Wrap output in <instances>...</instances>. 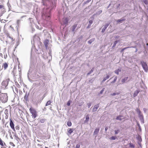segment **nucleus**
I'll return each instance as SVG.
<instances>
[{
    "label": "nucleus",
    "instance_id": "0e129e2a",
    "mask_svg": "<svg viewBox=\"0 0 148 148\" xmlns=\"http://www.w3.org/2000/svg\"><path fill=\"white\" fill-rule=\"evenodd\" d=\"M15 90L16 92L17 93H18V89L17 88H15Z\"/></svg>",
    "mask_w": 148,
    "mask_h": 148
},
{
    "label": "nucleus",
    "instance_id": "39448f33",
    "mask_svg": "<svg viewBox=\"0 0 148 148\" xmlns=\"http://www.w3.org/2000/svg\"><path fill=\"white\" fill-rule=\"evenodd\" d=\"M29 110L30 113L32 114V117L34 119L36 118L37 116V112L34 109L30 108Z\"/></svg>",
    "mask_w": 148,
    "mask_h": 148
},
{
    "label": "nucleus",
    "instance_id": "a19ab883",
    "mask_svg": "<svg viewBox=\"0 0 148 148\" xmlns=\"http://www.w3.org/2000/svg\"><path fill=\"white\" fill-rule=\"evenodd\" d=\"M102 11L101 10H99L96 13V14L97 15H99L102 13Z\"/></svg>",
    "mask_w": 148,
    "mask_h": 148
},
{
    "label": "nucleus",
    "instance_id": "e433bc0d",
    "mask_svg": "<svg viewBox=\"0 0 148 148\" xmlns=\"http://www.w3.org/2000/svg\"><path fill=\"white\" fill-rule=\"evenodd\" d=\"M51 103V101L50 100H49L48 101L45 105V106H48L50 105Z\"/></svg>",
    "mask_w": 148,
    "mask_h": 148
},
{
    "label": "nucleus",
    "instance_id": "a18cd8bd",
    "mask_svg": "<svg viewBox=\"0 0 148 148\" xmlns=\"http://www.w3.org/2000/svg\"><path fill=\"white\" fill-rule=\"evenodd\" d=\"M119 94V92H113L112 94V96H115L116 95H118Z\"/></svg>",
    "mask_w": 148,
    "mask_h": 148
},
{
    "label": "nucleus",
    "instance_id": "603ef678",
    "mask_svg": "<svg viewBox=\"0 0 148 148\" xmlns=\"http://www.w3.org/2000/svg\"><path fill=\"white\" fill-rule=\"evenodd\" d=\"M9 143L10 145L14 147L15 146V145H14L13 143L10 142V143Z\"/></svg>",
    "mask_w": 148,
    "mask_h": 148
},
{
    "label": "nucleus",
    "instance_id": "412c9836",
    "mask_svg": "<svg viewBox=\"0 0 148 148\" xmlns=\"http://www.w3.org/2000/svg\"><path fill=\"white\" fill-rule=\"evenodd\" d=\"M139 117L140 121L141 123L143 124L144 123V119L143 115L141 116H140Z\"/></svg>",
    "mask_w": 148,
    "mask_h": 148
},
{
    "label": "nucleus",
    "instance_id": "393cba45",
    "mask_svg": "<svg viewBox=\"0 0 148 148\" xmlns=\"http://www.w3.org/2000/svg\"><path fill=\"white\" fill-rule=\"evenodd\" d=\"M49 42L48 40H45L44 42V44L45 45L46 48L47 49L48 47V45Z\"/></svg>",
    "mask_w": 148,
    "mask_h": 148
},
{
    "label": "nucleus",
    "instance_id": "5fc2aeb1",
    "mask_svg": "<svg viewBox=\"0 0 148 148\" xmlns=\"http://www.w3.org/2000/svg\"><path fill=\"white\" fill-rule=\"evenodd\" d=\"M143 2L146 5L148 4V2L147 0H144Z\"/></svg>",
    "mask_w": 148,
    "mask_h": 148
},
{
    "label": "nucleus",
    "instance_id": "58836bf2",
    "mask_svg": "<svg viewBox=\"0 0 148 148\" xmlns=\"http://www.w3.org/2000/svg\"><path fill=\"white\" fill-rule=\"evenodd\" d=\"M15 84L16 86L18 88H20L21 87L20 85L17 82H15Z\"/></svg>",
    "mask_w": 148,
    "mask_h": 148
},
{
    "label": "nucleus",
    "instance_id": "3c124183",
    "mask_svg": "<svg viewBox=\"0 0 148 148\" xmlns=\"http://www.w3.org/2000/svg\"><path fill=\"white\" fill-rule=\"evenodd\" d=\"M80 147V145L79 144H77L75 148H79Z\"/></svg>",
    "mask_w": 148,
    "mask_h": 148
},
{
    "label": "nucleus",
    "instance_id": "f3484780",
    "mask_svg": "<svg viewBox=\"0 0 148 148\" xmlns=\"http://www.w3.org/2000/svg\"><path fill=\"white\" fill-rule=\"evenodd\" d=\"M77 26V24H75L71 27V30H72V31L74 33H75V29L76 28Z\"/></svg>",
    "mask_w": 148,
    "mask_h": 148
},
{
    "label": "nucleus",
    "instance_id": "bf43d9fd",
    "mask_svg": "<svg viewBox=\"0 0 148 148\" xmlns=\"http://www.w3.org/2000/svg\"><path fill=\"white\" fill-rule=\"evenodd\" d=\"M143 110L145 113H146L147 111V109L145 108H143Z\"/></svg>",
    "mask_w": 148,
    "mask_h": 148
},
{
    "label": "nucleus",
    "instance_id": "c9c22d12",
    "mask_svg": "<svg viewBox=\"0 0 148 148\" xmlns=\"http://www.w3.org/2000/svg\"><path fill=\"white\" fill-rule=\"evenodd\" d=\"M94 68L93 67L92 68L91 70L87 73V75H90L92 73L93 71H94Z\"/></svg>",
    "mask_w": 148,
    "mask_h": 148
},
{
    "label": "nucleus",
    "instance_id": "ddd939ff",
    "mask_svg": "<svg viewBox=\"0 0 148 148\" xmlns=\"http://www.w3.org/2000/svg\"><path fill=\"white\" fill-rule=\"evenodd\" d=\"M135 111L138 114L139 117L140 116H141L143 115V114L142 113L141 111L139 108H136Z\"/></svg>",
    "mask_w": 148,
    "mask_h": 148
},
{
    "label": "nucleus",
    "instance_id": "423d86ee",
    "mask_svg": "<svg viewBox=\"0 0 148 148\" xmlns=\"http://www.w3.org/2000/svg\"><path fill=\"white\" fill-rule=\"evenodd\" d=\"M140 63L144 71L146 72L147 71L148 67L146 62L143 61H142L140 62Z\"/></svg>",
    "mask_w": 148,
    "mask_h": 148
},
{
    "label": "nucleus",
    "instance_id": "c03bdc74",
    "mask_svg": "<svg viewBox=\"0 0 148 148\" xmlns=\"http://www.w3.org/2000/svg\"><path fill=\"white\" fill-rule=\"evenodd\" d=\"M116 138V137L115 136H113L111 138V139L112 140H115Z\"/></svg>",
    "mask_w": 148,
    "mask_h": 148
},
{
    "label": "nucleus",
    "instance_id": "bb28decb",
    "mask_svg": "<svg viewBox=\"0 0 148 148\" xmlns=\"http://www.w3.org/2000/svg\"><path fill=\"white\" fill-rule=\"evenodd\" d=\"M110 76L109 75H107L106 77H104L103 78V79L102 81V82H104L106 80L109 78Z\"/></svg>",
    "mask_w": 148,
    "mask_h": 148
},
{
    "label": "nucleus",
    "instance_id": "9b49d317",
    "mask_svg": "<svg viewBox=\"0 0 148 148\" xmlns=\"http://www.w3.org/2000/svg\"><path fill=\"white\" fill-rule=\"evenodd\" d=\"M109 25V23H107L105 24L104 25L103 27L102 28L101 30V32L102 33H104L106 29L107 28Z\"/></svg>",
    "mask_w": 148,
    "mask_h": 148
},
{
    "label": "nucleus",
    "instance_id": "ea45409f",
    "mask_svg": "<svg viewBox=\"0 0 148 148\" xmlns=\"http://www.w3.org/2000/svg\"><path fill=\"white\" fill-rule=\"evenodd\" d=\"M117 79V77L116 76L114 78L113 81L112 82H111V84H112L114 83L116 81Z\"/></svg>",
    "mask_w": 148,
    "mask_h": 148
},
{
    "label": "nucleus",
    "instance_id": "72a5a7b5",
    "mask_svg": "<svg viewBox=\"0 0 148 148\" xmlns=\"http://www.w3.org/2000/svg\"><path fill=\"white\" fill-rule=\"evenodd\" d=\"M122 116L121 115H119V116H117L116 118V119L117 120H119L120 121H121L122 119L121 118L122 117Z\"/></svg>",
    "mask_w": 148,
    "mask_h": 148
},
{
    "label": "nucleus",
    "instance_id": "dca6fc26",
    "mask_svg": "<svg viewBox=\"0 0 148 148\" xmlns=\"http://www.w3.org/2000/svg\"><path fill=\"white\" fill-rule=\"evenodd\" d=\"M29 19L30 20V22L29 23V25L31 27H33V26L35 24L33 22V21L32 18H29Z\"/></svg>",
    "mask_w": 148,
    "mask_h": 148
},
{
    "label": "nucleus",
    "instance_id": "69168bd1",
    "mask_svg": "<svg viewBox=\"0 0 148 148\" xmlns=\"http://www.w3.org/2000/svg\"><path fill=\"white\" fill-rule=\"evenodd\" d=\"M91 25L88 24V26L87 27V28H90Z\"/></svg>",
    "mask_w": 148,
    "mask_h": 148
},
{
    "label": "nucleus",
    "instance_id": "de8ad7c7",
    "mask_svg": "<svg viewBox=\"0 0 148 148\" xmlns=\"http://www.w3.org/2000/svg\"><path fill=\"white\" fill-rule=\"evenodd\" d=\"M71 104V101H69L67 103V105L68 106H69Z\"/></svg>",
    "mask_w": 148,
    "mask_h": 148
},
{
    "label": "nucleus",
    "instance_id": "f704fd0d",
    "mask_svg": "<svg viewBox=\"0 0 148 148\" xmlns=\"http://www.w3.org/2000/svg\"><path fill=\"white\" fill-rule=\"evenodd\" d=\"M3 67L4 69H6L8 67V64L6 63H5L3 64Z\"/></svg>",
    "mask_w": 148,
    "mask_h": 148
},
{
    "label": "nucleus",
    "instance_id": "052dcab7",
    "mask_svg": "<svg viewBox=\"0 0 148 148\" xmlns=\"http://www.w3.org/2000/svg\"><path fill=\"white\" fill-rule=\"evenodd\" d=\"M46 96V94L45 93L42 96V100H43V99H44V98Z\"/></svg>",
    "mask_w": 148,
    "mask_h": 148
},
{
    "label": "nucleus",
    "instance_id": "37998d69",
    "mask_svg": "<svg viewBox=\"0 0 148 148\" xmlns=\"http://www.w3.org/2000/svg\"><path fill=\"white\" fill-rule=\"evenodd\" d=\"M120 132V130L118 129L114 131V132L115 134H117Z\"/></svg>",
    "mask_w": 148,
    "mask_h": 148
},
{
    "label": "nucleus",
    "instance_id": "49530a36",
    "mask_svg": "<svg viewBox=\"0 0 148 148\" xmlns=\"http://www.w3.org/2000/svg\"><path fill=\"white\" fill-rule=\"evenodd\" d=\"M137 125L138 127V129H139L140 131H141V127H140V124H139V123H137Z\"/></svg>",
    "mask_w": 148,
    "mask_h": 148
},
{
    "label": "nucleus",
    "instance_id": "774afa93",
    "mask_svg": "<svg viewBox=\"0 0 148 148\" xmlns=\"http://www.w3.org/2000/svg\"><path fill=\"white\" fill-rule=\"evenodd\" d=\"M83 38V36L82 35H81L80 36V37H79V39H82Z\"/></svg>",
    "mask_w": 148,
    "mask_h": 148
},
{
    "label": "nucleus",
    "instance_id": "4468645a",
    "mask_svg": "<svg viewBox=\"0 0 148 148\" xmlns=\"http://www.w3.org/2000/svg\"><path fill=\"white\" fill-rule=\"evenodd\" d=\"M136 46H131V47H125L121 49L120 52L121 53H123V51L124 50L127 49V48H136Z\"/></svg>",
    "mask_w": 148,
    "mask_h": 148
},
{
    "label": "nucleus",
    "instance_id": "a878e982",
    "mask_svg": "<svg viewBox=\"0 0 148 148\" xmlns=\"http://www.w3.org/2000/svg\"><path fill=\"white\" fill-rule=\"evenodd\" d=\"M128 77H126L123 79L121 80V82L122 83L126 82V81L128 79Z\"/></svg>",
    "mask_w": 148,
    "mask_h": 148
},
{
    "label": "nucleus",
    "instance_id": "c85d7f7f",
    "mask_svg": "<svg viewBox=\"0 0 148 148\" xmlns=\"http://www.w3.org/2000/svg\"><path fill=\"white\" fill-rule=\"evenodd\" d=\"M95 40V38H92L88 41V43L89 44H91Z\"/></svg>",
    "mask_w": 148,
    "mask_h": 148
},
{
    "label": "nucleus",
    "instance_id": "2eb2a0df",
    "mask_svg": "<svg viewBox=\"0 0 148 148\" xmlns=\"http://www.w3.org/2000/svg\"><path fill=\"white\" fill-rule=\"evenodd\" d=\"M99 107V104L95 105L92 109V112H95L97 111V109Z\"/></svg>",
    "mask_w": 148,
    "mask_h": 148
},
{
    "label": "nucleus",
    "instance_id": "338daca9",
    "mask_svg": "<svg viewBox=\"0 0 148 148\" xmlns=\"http://www.w3.org/2000/svg\"><path fill=\"white\" fill-rule=\"evenodd\" d=\"M108 129V127H106L105 128V131L106 132L107 131V130Z\"/></svg>",
    "mask_w": 148,
    "mask_h": 148
},
{
    "label": "nucleus",
    "instance_id": "f03ea898",
    "mask_svg": "<svg viewBox=\"0 0 148 148\" xmlns=\"http://www.w3.org/2000/svg\"><path fill=\"white\" fill-rule=\"evenodd\" d=\"M32 53H31V63L30 66V68L28 72L27 76L28 79L30 81L31 78H36L38 77V75L37 73V69L36 67V63L32 61Z\"/></svg>",
    "mask_w": 148,
    "mask_h": 148
},
{
    "label": "nucleus",
    "instance_id": "680f3d73",
    "mask_svg": "<svg viewBox=\"0 0 148 148\" xmlns=\"http://www.w3.org/2000/svg\"><path fill=\"white\" fill-rule=\"evenodd\" d=\"M138 138L139 141H142V139L141 137H138Z\"/></svg>",
    "mask_w": 148,
    "mask_h": 148
},
{
    "label": "nucleus",
    "instance_id": "79ce46f5",
    "mask_svg": "<svg viewBox=\"0 0 148 148\" xmlns=\"http://www.w3.org/2000/svg\"><path fill=\"white\" fill-rule=\"evenodd\" d=\"M46 120V119H41L40 120V122L41 123H44Z\"/></svg>",
    "mask_w": 148,
    "mask_h": 148
},
{
    "label": "nucleus",
    "instance_id": "864d4df0",
    "mask_svg": "<svg viewBox=\"0 0 148 148\" xmlns=\"http://www.w3.org/2000/svg\"><path fill=\"white\" fill-rule=\"evenodd\" d=\"M91 0H87L86 1L84 2V4H87L91 1Z\"/></svg>",
    "mask_w": 148,
    "mask_h": 148
},
{
    "label": "nucleus",
    "instance_id": "6e6552de",
    "mask_svg": "<svg viewBox=\"0 0 148 148\" xmlns=\"http://www.w3.org/2000/svg\"><path fill=\"white\" fill-rule=\"evenodd\" d=\"M40 38L37 36L35 35L33 38V42L34 44L35 45L36 43L39 42Z\"/></svg>",
    "mask_w": 148,
    "mask_h": 148
},
{
    "label": "nucleus",
    "instance_id": "9d476101",
    "mask_svg": "<svg viewBox=\"0 0 148 148\" xmlns=\"http://www.w3.org/2000/svg\"><path fill=\"white\" fill-rule=\"evenodd\" d=\"M29 96V93H28L27 92H26L24 98L26 102H28L29 101L28 99Z\"/></svg>",
    "mask_w": 148,
    "mask_h": 148
},
{
    "label": "nucleus",
    "instance_id": "b1692460",
    "mask_svg": "<svg viewBox=\"0 0 148 148\" xmlns=\"http://www.w3.org/2000/svg\"><path fill=\"white\" fill-rule=\"evenodd\" d=\"M5 12V9L3 8V9L0 10V17H1Z\"/></svg>",
    "mask_w": 148,
    "mask_h": 148
},
{
    "label": "nucleus",
    "instance_id": "5701e85b",
    "mask_svg": "<svg viewBox=\"0 0 148 148\" xmlns=\"http://www.w3.org/2000/svg\"><path fill=\"white\" fill-rule=\"evenodd\" d=\"M89 114H87L86 116V119L84 121V123H87L89 121Z\"/></svg>",
    "mask_w": 148,
    "mask_h": 148
},
{
    "label": "nucleus",
    "instance_id": "09e8293b",
    "mask_svg": "<svg viewBox=\"0 0 148 148\" xmlns=\"http://www.w3.org/2000/svg\"><path fill=\"white\" fill-rule=\"evenodd\" d=\"M92 104L91 103H87V106L88 108H89L90 107Z\"/></svg>",
    "mask_w": 148,
    "mask_h": 148
},
{
    "label": "nucleus",
    "instance_id": "20e7f679",
    "mask_svg": "<svg viewBox=\"0 0 148 148\" xmlns=\"http://www.w3.org/2000/svg\"><path fill=\"white\" fill-rule=\"evenodd\" d=\"M9 81L10 79H8L5 80H4L2 82L1 84L2 86L1 88V89H5L8 88L7 86Z\"/></svg>",
    "mask_w": 148,
    "mask_h": 148
},
{
    "label": "nucleus",
    "instance_id": "473e14b6",
    "mask_svg": "<svg viewBox=\"0 0 148 148\" xmlns=\"http://www.w3.org/2000/svg\"><path fill=\"white\" fill-rule=\"evenodd\" d=\"M119 41V40H117L115 41L113 45L112 46V48H113L115 47L117 43Z\"/></svg>",
    "mask_w": 148,
    "mask_h": 148
},
{
    "label": "nucleus",
    "instance_id": "f257e3e1",
    "mask_svg": "<svg viewBox=\"0 0 148 148\" xmlns=\"http://www.w3.org/2000/svg\"><path fill=\"white\" fill-rule=\"evenodd\" d=\"M40 7L35 5H34L33 12L34 14L39 13L42 10V18L48 21L50 19L51 16V11L56 6L54 2L49 0H42Z\"/></svg>",
    "mask_w": 148,
    "mask_h": 148
},
{
    "label": "nucleus",
    "instance_id": "6e6d98bb",
    "mask_svg": "<svg viewBox=\"0 0 148 148\" xmlns=\"http://www.w3.org/2000/svg\"><path fill=\"white\" fill-rule=\"evenodd\" d=\"M104 88H103L100 91V94H101L103 93V92L104 90Z\"/></svg>",
    "mask_w": 148,
    "mask_h": 148
},
{
    "label": "nucleus",
    "instance_id": "0eeeda50",
    "mask_svg": "<svg viewBox=\"0 0 148 148\" xmlns=\"http://www.w3.org/2000/svg\"><path fill=\"white\" fill-rule=\"evenodd\" d=\"M69 20L67 18H63L62 19V22L61 23L62 25H65L66 26L68 24Z\"/></svg>",
    "mask_w": 148,
    "mask_h": 148
},
{
    "label": "nucleus",
    "instance_id": "4c0bfd02",
    "mask_svg": "<svg viewBox=\"0 0 148 148\" xmlns=\"http://www.w3.org/2000/svg\"><path fill=\"white\" fill-rule=\"evenodd\" d=\"M67 124L68 126L70 127L72 125V123L71 121H68L67 123Z\"/></svg>",
    "mask_w": 148,
    "mask_h": 148
},
{
    "label": "nucleus",
    "instance_id": "4be33fe9",
    "mask_svg": "<svg viewBox=\"0 0 148 148\" xmlns=\"http://www.w3.org/2000/svg\"><path fill=\"white\" fill-rule=\"evenodd\" d=\"M139 92L140 90H137L135 91L133 94V97H136Z\"/></svg>",
    "mask_w": 148,
    "mask_h": 148
},
{
    "label": "nucleus",
    "instance_id": "2f4dec72",
    "mask_svg": "<svg viewBox=\"0 0 148 148\" xmlns=\"http://www.w3.org/2000/svg\"><path fill=\"white\" fill-rule=\"evenodd\" d=\"M129 146L130 147L132 148H135V146L131 142L129 144Z\"/></svg>",
    "mask_w": 148,
    "mask_h": 148
},
{
    "label": "nucleus",
    "instance_id": "e2e57ef3",
    "mask_svg": "<svg viewBox=\"0 0 148 148\" xmlns=\"http://www.w3.org/2000/svg\"><path fill=\"white\" fill-rule=\"evenodd\" d=\"M15 128L16 130H19V127L18 126H16Z\"/></svg>",
    "mask_w": 148,
    "mask_h": 148
},
{
    "label": "nucleus",
    "instance_id": "4d7b16f0",
    "mask_svg": "<svg viewBox=\"0 0 148 148\" xmlns=\"http://www.w3.org/2000/svg\"><path fill=\"white\" fill-rule=\"evenodd\" d=\"M93 23V21L92 20H90L89 21V24L91 25Z\"/></svg>",
    "mask_w": 148,
    "mask_h": 148
},
{
    "label": "nucleus",
    "instance_id": "f8f14e48",
    "mask_svg": "<svg viewBox=\"0 0 148 148\" xmlns=\"http://www.w3.org/2000/svg\"><path fill=\"white\" fill-rule=\"evenodd\" d=\"M24 13H25L23 12L20 13V15H22V16L21 17L20 19L21 20V21L24 20L26 19V17H27V15H23V14Z\"/></svg>",
    "mask_w": 148,
    "mask_h": 148
},
{
    "label": "nucleus",
    "instance_id": "cd10ccee",
    "mask_svg": "<svg viewBox=\"0 0 148 148\" xmlns=\"http://www.w3.org/2000/svg\"><path fill=\"white\" fill-rule=\"evenodd\" d=\"M121 71V69H118L115 70L114 71V73L117 74L119 75V73Z\"/></svg>",
    "mask_w": 148,
    "mask_h": 148
},
{
    "label": "nucleus",
    "instance_id": "7ed1b4c3",
    "mask_svg": "<svg viewBox=\"0 0 148 148\" xmlns=\"http://www.w3.org/2000/svg\"><path fill=\"white\" fill-rule=\"evenodd\" d=\"M0 100L2 103H5L7 102L8 100L7 93H3L0 92Z\"/></svg>",
    "mask_w": 148,
    "mask_h": 148
},
{
    "label": "nucleus",
    "instance_id": "6ab92c4d",
    "mask_svg": "<svg viewBox=\"0 0 148 148\" xmlns=\"http://www.w3.org/2000/svg\"><path fill=\"white\" fill-rule=\"evenodd\" d=\"M99 128H96L95 131H94V133H93V135H97L99 131Z\"/></svg>",
    "mask_w": 148,
    "mask_h": 148
},
{
    "label": "nucleus",
    "instance_id": "1a4fd4ad",
    "mask_svg": "<svg viewBox=\"0 0 148 148\" xmlns=\"http://www.w3.org/2000/svg\"><path fill=\"white\" fill-rule=\"evenodd\" d=\"M10 125L11 128L14 131H15L14 125L13 121L12 119L10 118Z\"/></svg>",
    "mask_w": 148,
    "mask_h": 148
},
{
    "label": "nucleus",
    "instance_id": "8fccbe9b",
    "mask_svg": "<svg viewBox=\"0 0 148 148\" xmlns=\"http://www.w3.org/2000/svg\"><path fill=\"white\" fill-rule=\"evenodd\" d=\"M3 8H4V6L2 4L0 5V9H3Z\"/></svg>",
    "mask_w": 148,
    "mask_h": 148
},
{
    "label": "nucleus",
    "instance_id": "aec40b11",
    "mask_svg": "<svg viewBox=\"0 0 148 148\" xmlns=\"http://www.w3.org/2000/svg\"><path fill=\"white\" fill-rule=\"evenodd\" d=\"M0 145L2 147H3L4 146H6L5 143L2 141L1 139L0 138Z\"/></svg>",
    "mask_w": 148,
    "mask_h": 148
},
{
    "label": "nucleus",
    "instance_id": "c756f323",
    "mask_svg": "<svg viewBox=\"0 0 148 148\" xmlns=\"http://www.w3.org/2000/svg\"><path fill=\"white\" fill-rule=\"evenodd\" d=\"M74 129L73 128H69L68 130V132L70 134H71L73 131Z\"/></svg>",
    "mask_w": 148,
    "mask_h": 148
},
{
    "label": "nucleus",
    "instance_id": "7c9ffc66",
    "mask_svg": "<svg viewBox=\"0 0 148 148\" xmlns=\"http://www.w3.org/2000/svg\"><path fill=\"white\" fill-rule=\"evenodd\" d=\"M21 20L18 19L17 20L16 23L17 26L16 27H19L20 26Z\"/></svg>",
    "mask_w": 148,
    "mask_h": 148
},
{
    "label": "nucleus",
    "instance_id": "13d9d810",
    "mask_svg": "<svg viewBox=\"0 0 148 148\" xmlns=\"http://www.w3.org/2000/svg\"><path fill=\"white\" fill-rule=\"evenodd\" d=\"M8 110L7 109H5V114H8Z\"/></svg>",
    "mask_w": 148,
    "mask_h": 148
},
{
    "label": "nucleus",
    "instance_id": "a211bd4d",
    "mask_svg": "<svg viewBox=\"0 0 148 148\" xmlns=\"http://www.w3.org/2000/svg\"><path fill=\"white\" fill-rule=\"evenodd\" d=\"M126 19L125 18H122L120 19L117 20L116 21V22L117 23H122V21H125Z\"/></svg>",
    "mask_w": 148,
    "mask_h": 148
}]
</instances>
